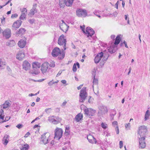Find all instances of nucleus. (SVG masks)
<instances>
[{
    "mask_svg": "<svg viewBox=\"0 0 150 150\" xmlns=\"http://www.w3.org/2000/svg\"><path fill=\"white\" fill-rule=\"evenodd\" d=\"M6 64V62H3L0 59V68L3 67L2 66L5 65Z\"/></svg>",
    "mask_w": 150,
    "mask_h": 150,
    "instance_id": "45",
    "label": "nucleus"
},
{
    "mask_svg": "<svg viewBox=\"0 0 150 150\" xmlns=\"http://www.w3.org/2000/svg\"><path fill=\"white\" fill-rule=\"evenodd\" d=\"M95 33L94 30L91 28L88 27L86 28V33L88 37L89 36L92 37V35Z\"/></svg>",
    "mask_w": 150,
    "mask_h": 150,
    "instance_id": "9",
    "label": "nucleus"
},
{
    "mask_svg": "<svg viewBox=\"0 0 150 150\" xmlns=\"http://www.w3.org/2000/svg\"><path fill=\"white\" fill-rule=\"evenodd\" d=\"M108 51L111 53L112 54L114 53L115 52V51L114 50H112V48H110L109 50Z\"/></svg>",
    "mask_w": 150,
    "mask_h": 150,
    "instance_id": "53",
    "label": "nucleus"
},
{
    "mask_svg": "<svg viewBox=\"0 0 150 150\" xmlns=\"http://www.w3.org/2000/svg\"><path fill=\"white\" fill-rule=\"evenodd\" d=\"M26 43L25 39H21L18 43V45L20 48H23L25 46Z\"/></svg>",
    "mask_w": 150,
    "mask_h": 150,
    "instance_id": "17",
    "label": "nucleus"
},
{
    "mask_svg": "<svg viewBox=\"0 0 150 150\" xmlns=\"http://www.w3.org/2000/svg\"><path fill=\"white\" fill-rule=\"evenodd\" d=\"M88 141L90 143L92 144H93L94 143L96 144L97 142V141L95 138L93 139H91L88 140Z\"/></svg>",
    "mask_w": 150,
    "mask_h": 150,
    "instance_id": "40",
    "label": "nucleus"
},
{
    "mask_svg": "<svg viewBox=\"0 0 150 150\" xmlns=\"http://www.w3.org/2000/svg\"><path fill=\"white\" fill-rule=\"evenodd\" d=\"M63 132L62 129L57 128L54 131V138L59 140L62 137Z\"/></svg>",
    "mask_w": 150,
    "mask_h": 150,
    "instance_id": "5",
    "label": "nucleus"
},
{
    "mask_svg": "<svg viewBox=\"0 0 150 150\" xmlns=\"http://www.w3.org/2000/svg\"><path fill=\"white\" fill-rule=\"evenodd\" d=\"M30 67V64L27 61L25 60L23 62V68L26 71L29 69Z\"/></svg>",
    "mask_w": 150,
    "mask_h": 150,
    "instance_id": "16",
    "label": "nucleus"
},
{
    "mask_svg": "<svg viewBox=\"0 0 150 150\" xmlns=\"http://www.w3.org/2000/svg\"><path fill=\"white\" fill-rule=\"evenodd\" d=\"M28 21L30 23H31V24H32L33 23H34V19H29L28 20Z\"/></svg>",
    "mask_w": 150,
    "mask_h": 150,
    "instance_id": "55",
    "label": "nucleus"
},
{
    "mask_svg": "<svg viewBox=\"0 0 150 150\" xmlns=\"http://www.w3.org/2000/svg\"><path fill=\"white\" fill-rule=\"evenodd\" d=\"M102 114H104L108 112V110L106 107L104 105L100 106L99 108Z\"/></svg>",
    "mask_w": 150,
    "mask_h": 150,
    "instance_id": "24",
    "label": "nucleus"
},
{
    "mask_svg": "<svg viewBox=\"0 0 150 150\" xmlns=\"http://www.w3.org/2000/svg\"><path fill=\"white\" fill-rule=\"evenodd\" d=\"M29 148V145L27 144H25L22 146L21 149V150H28Z\"/></svg>",
    "mask_w": 150,
    "mask_h": 150,
    "instance_id": "33",
    "label": "nucleus"
},
{
    "mask_svg": "<svg viewBox=\"0 0 150 150\" xmlns=\"http://www.w3.org/2000/svg\"><path fill=\"white\" fill-rule=\"evenodd\" d=\"M123 44H124L125 45V46L127 48H128V47L127 45V43L125 41H124L122 43H121L120 44V46H122Z\"/></svg>",
    "mask_w": 150,
    "mask_h": 150,
    "instance_id": "49",
    "label": "nucleus"
},
{
    "mask_svg": "<svg viewBox=\"0 0 150 150\" xmlns=\"http://www.w3.org/2000/svg\"><path fill=\"white\" fill-rule=\"evenodd\" d=\"M25 31V30L24 28H21L19 29V30L16 33V36H18L21 35L23 34Z\"/></svg>",
    "mask_w": 150,
    "mask_h": 150,
    "instance_id": "21",
    "label": "nucleus"
},
{
    "mask_svg": "<svg viewBox=\"0 0 150 150\" xmlns=\"http://www.w3.org/2000/svg\"><path fill=\"white\" fill-rule=\"evenodd\" d=\"M22 21L20 20H18L14 23L12 26V29L13 30H16L21 25Z\"/></svg>",
    "mask_w": 150,
    "mask_h": 150,
    "instance_id": "15",
    "label": "nucleus"
},
{
    "mask_svg": "<svg viewBox=\"0 0 150 150\" xmlns=\"http://www.w3.org/2000/svg\"><path fill=\"white\" fill-rule=\"evenodd\" d=\"M25 56L24 53L23 52L20 51L18 52L16 55V58L19 60H22Z\"/></svg>",
    "mask_w": 150,
    "mask_h": 150,
    "instance_id": "18",
    "label": "nucleus"
},
{
    "mask_svg": "<svg viewBox=\"0 0 150 150\" xmlns=\"http://www.w3.org/2000/svg\"><path fill=\"white\" fill-rule=\"evenodd\" d=\"M61 52L60 49L57 47L54 48L52 50V55L54 57H56L58 56Z\"/></svg>",
    "mask_w": 150,
    "mask_h": 150,
    "instance_id": "10",
    "label": "nucleus"
},
{
    "mask_svg": "<svg viewBox=\"0 0 150 150\" xmlns=\"http://www.w3.org/2000/svg\"><path fill=\"white\" fill-rule=\"evenodd\" d=\"M83 115L82 114L79 113L76 116L75 118V120L77 122H79L83 119Z\"/></svg>",
    "mask_w": 150,
    "mask_h": 150,
    "instance_id": "22",
    "label": "nucleus"
},
{
    "mask_svg": "<svg viewBox=\"0 0 150 150\" xmlns=\"http://www.w3.org/2000/svg\"><path fill=\"white\" fill-rule=\"evenodd\" d=\"M21 11L22 13H25V14H27V10L26 8H24L20 10Z\"/></svg>",
    "mask_w": 150,
    "mask_h": 150,
    "instance_id": "39",
    "label": "nucleus"
},
{
    "mask_svg": "<svg viewBox=\"0 0 150 150\" xmlns=\"http://www.w3.org/2000/svg\"><path fill=\"white\" fill-rule=\"evenodd\" d=\"M112 112H113V113L110 114V116L111 117V118L112 119V120L113 119L114 116L116 115V112L115 110H113Z\"/></svg>",
    "mask_w": 150,
    "mask_h": 150,
    "instance_id": "36",
    "label": "nucleus"
},
{
    "mask_svg": "<svg viewBox=\"0 0 150 150\" xmlns=\"http://www.w3.org/2000/svg\"><path fill=\"white\" fill-rule=\"evenodd\" d=\"M15 41L13 40H10L8 42V46L10 47H13L15 45Z\"/></svg>",
    "mask_w": 150,
    "mask_h": 150,
    "instance_id": "31",
    "label": "nucleus"
},
{
    "mask_svg": "<svg viewBox=\"0 0 150 150\" xmlns=\"http://www.w3.org/2000/svg\"><path fill=\"white\" fill-rule=\"evenodd\" d=\"M50 66L51 67H54L55 66V62L53 61H52L50 62Z\"/></svg>",
    "mask_w": 150,
    "mask_h": 150,
    "instance_id": "48",
    "label": "nucleus"
},
{
    "mask_svg": "<svg viewBox=\"0 0 150 150\" xmlns=\"http://www.w3.org/2000/svg\"><path fill=\"white\" fill-rule=\"evenodd\" d=\"M147 131L146 127L144 125L140 126L139 128L138 133L139 137H146V134Z\"/></svg>",
    "mask_w": 150,
    "mask_h": 150,
    "instance_id": "3",
    "label": "nucleus"
},
{
    "mask_svg": "<svg viewBox=\"0 0 150 150\" xmlns=\"http://www.w3.org/2000/svg\"><path fill=\"white\" fill-rule=\"evenodd\" d=\"M61 82L63 84H65L67 82V81L65 80H62L61 81Z\"/></svg>",
    "mask_w": 150,
    "mask_h": 150,
    "instance_id": "63",
    "label": "nucleus"
},
{
    "mask_svg": "<svg viewBox=\"0 0 150 150\" xmlns=\"http://www.w3.org/2000/svg\"><path fill=\"white\" fill-rule=\"evenodd\" d=\"M9 136L7 134H5L2 139L3 144L6 145L8 143Z\"/></svg>",
    "mask_w": 150,
    "mask_h": 150,
    "instance_id": "19",
    "label": "nucleus"
},
{
    "mask_svg": "<svg viewBox=\"0 0 150 150\" xmlns=\"http://www.w3.org/2000/svg\"><path fill=\"white\" fill-rule=\"evenodd\" d=\"M4 110L1 109L0 110V119L3 120L4 118Z\"/></svg>",
    "mask_w": 150,
    "mask_h": 150,
    "instance_id": "34",
    "label": "nucleus"
},
{
    "mask_svg": "<svg viewBox=\"0 0 150 150\" xmlns=\"http://www.w3.org/2000/svg\"><path fill=\"white\" fill-rule=\"evenodd\" d=\"M48 120L49 121L54 124H56L57 123L56 122L55 119L52 118V117H48Z\"/></svg>",
    "mask_w": 150,
    "mask_h": 150,
    "instance_id": "32",
    "label": "nucleus"
},
{
    "mask_svg": "<svg viewBox=\"0 0 150 150\" xmlns=\"http://www.w3.org/2000/svg\"><path fill=\"white\" fill-rule=\"evenodd\" d=\"M10 119V117H6L4 120H2V121H0V123H3L5 122H6V121Z\"/></svg>",
    "mask_w": 150,
    "mask_h": 150,
    "instance_id": "42",
    "label": "nucleus"
},
{
    "mask_svg": "<svg viewBox=\"0 0 150 150\" xmlns=\"http://www.w3.org/2000/svg\"><path fill=\"white\" fill-rule=\"evenodd\" d=\"M3 35L6 39L9 38L11 36V31L9 29H6L2 32Z\"/></svg>",
    "mask_w": 150,
    "mask_h": 150,
    "instance_id": "11",
    "label": "nucleus"
},
{
    "mask_svg": "<svg viewBox=\"0 0 150 150\" xmlns=\"http://www.w3.org/2000/svg\"><path fill=\"white\" fill-rule=\"evenodd\" d=\"M115 130L116 131V134H119V130L118 127V126H116V127L115 128Z\"/></svg>",
    "mask_w": 150,
    "mask_h": 150,
    "instance_id": "52",
    "label": "nucleus"
},
{
    "mask_svg": "<svg viewBox=\"0 0 150 150\" xmlns=\"http://www.w3.org/2000/svg\"><path fill=\"white\" fill-rule=\"evenodd\" d=\"M55 119L56 121V122L57 123V124L60 122L62 120V119L60 118H59L57 116L56 117Z\"/></svg>",
    "mask_w": 150,
    "mask_h": 150,
    "instance_id": "41",
    "label": "nucleus"
},
{
    "mask_svg": "<svg viewBox=\"0 0 150 150\" xmlns=\"http://www.w3.org/2000/svg\"><path fill=\"white\" fill-rule=\"evenodd\" d=\"M32 67L33 68H35L37 69L40 68V65L39 63L38 62H35L32 64Z\"/></svg>",
    "mask_w": 150,
    "mask_h": 150,
    "instance_id": "30",
    "label": "nucleus"
},
{
    "mask_svg": "<svg viewBox=\"0 0 150 150\" xmlns=\"http://www.w3.org/2000/svg\"><path fill=\"white\" fill-rule=\"evenodd\" d=\"M118 14V13L117 12L115 11L113 13V15L115 16H117V14Z\"/></svg>",
    "mask_w": 150,
    "mask_h": 150,
    "instance_id": "64",
    "label": "nucleus"
},
{
    "mask_svg": "<svg viewBox=\"0 0 150 150\" xmlns=\"http://www.w3.org/2000/svg\"><path fill=\"white\" fill-rule=\"evenodd\" d=\"M69 129L70 127L69 126H67L66 127L64 134V135L66 137H67L70 134V131Z\"/></svg>",
    "mask_w": 150,
    "mask_h": 150,
    "instance_id": "28",
    "label": "nucleus"
},
{
    "mask_svg": "<svg viewBox=\"0 0 150 150\" xmlns=\"http://www.w3.org/2000/svg\"><path fill=\"white\" fill-rule=\"evenodd\" d=\"M37 6L36 4H34L32 8L30 10V12L28 14V15L30 17H32L37 12L36 8Z\"/></svg>",
    "mask_w": 150,
    "mask_h": 150,
    "instance_id": "14",
    "label": "nucleus"
},
{
    "mask_svg": "<svg viewBox=\"0 0 150 150\" xmlns=\"http://www.w3.org/2000/svg\"><path fill=\"white\" fill-rule=\"evenodd\" d=\"M109 57V55L108 54L107 55H104L103 54V58L102 59V61L103 62L106 61L108 59Z\"/></svg>",
    "mask_w": 150,
    "mask_h": 150,
    "instance_id": "38",
    "label": "nucleus"
},
{
    "mask_svg": "<svg viewBox=\"0 0 150 150\" xmlns=\"http://www.w3.org/2000/svg\"><path fill=\"white\" fill-rule=\"evenodd\" d=\"M138 138L139 139V148L144 149L146 146V143L145 142V137H139V136H138Z\"/></svg>",
    "mask_w": 150,
    "mask_h": 150,
    "instance_id": "8",
    "label": "nucleus"
},
{
    "mask_svg": "<svg viewBox=\"0 0 150 150\" xmlns=\"http://www.w3.org/2000/svg\"><path fill=\"white\" fill-rule=\"evenodd\" d=\"M120 147V148H122L123 147V142L122 141H121L119 142Z\"/></svg>",
    "mask_w": 150,
    "mask_h": 150,
    "instance_id": "54",
    "label": "nucleus"
},
{
    "mask_svg": "<svg viewBox=\"0 0 150 150\" xmlns=\"http://www.w3.org/2000/svg\"><path fill=\"white\" fill-rule=\"evenodd\" d=\"M128 15H125V20H128V18H129L128 17Z\"/></svg>",
    "mask_w": 150,
    "mask_h": 150,
    "instance_id": "62",
    "label": "nucleus"
},
{
    "mask_svg": "<svg viewBox=\"0 0 150 150\" xmlns=\"http://www.w3.org/2000/svg\"><path fill=\"white\" fill-rule=\"evenodd\" d=\"M84 27H85V26L83 27L82 26H80V28L82 30V31L83 32V33H86V32L85 31Z\"/></svg>",
    "mask_w": 150,
    "mask_h": 150,
    "instance_id": "56",
    "label": "nucleus"
},
{
    "mask_svg": "<svg viewBox=\"0 0 150 150\" xmlns=\"http://www.w3.org/2000/svg\"><path fill=\"white\" fill-rule=\"evenodd\" d=\"M27 14L25 13H21V14L19 18L20 20H23L26 17Z\"/></svg>",
    "mask_w": 150,
    "mask_h": 150,
    "instance_id": "35",
    "label": "nucleus"
},
{
    "mask_svg": "<svg viewBox=\"0 0 150 150\" xmlns=\"http://www.w3.org/2000/svg\"><path fill=\"white\" fill-rule=\"evenodd\" d=\"M32 74H38V71L37 69H36L35 68H33V70H32L31 71Z\"/></svg>",
    "mask_w": 150,
    "mask_h": 150,
    "instance_id": "43",
    "label": "nucleus"
},
{
    "mask_svg": "<svg viewBox=\"0 0 150 150\" xmlns=\"http://www.w3.org/2000/svg\"><path fill=\"white\" fill-rule=\"evenodd\" d=\"M150 111L149 110H147L146 111L144 117V120L146 121L149 118V117L150 116Z\"/></svg>",
    "mask_w": 150,
    "mask_h": 150,
    "instance_id": "29",
    "label": "nucleus"
},
{
    "mask_svg": "<svg viewBox=\"0 0 150 150\" xmlns=\"http://www.w3.org/2000/svg\"><path fill=\"white\" fill-rule=\"evenodd\" d=\"M11 105L10 102L8 101H6L2 105H1V107H3L4 109H6L8 108Z\"/></svg>",
    "mask_w": 150,
    "mask_h": 150,
    "instance_id": "23",
    "label": "nucleus"
},
{
    "mask_svg": "<svg viewBox=\"0 0 150 150\" xmlns=\"http://www.w3.org/2000/svg\"><path fill=\"white\" fill-rule=\"evenodd\" d=\"M65 50L64 49H62L61 52H60V53L58 55V58L59 59H62L64 57L65 55V52L64 51Z\"/></svg>",
    "mask_w": 150,
    "mask_h": 150,
    "instance_id": "25",
    "label": "nucleus"
},
{
    "mask_svg": "<svg viewBox=\"0 0 150 150\" xmlns=\"http://www.w3.org/2000/svg\"><path fill=\"white\" fill-rule=\"evenodd\" d=\"M117 122L116 121H114L112 122V125L113 126H115V125H117Z\"/></svg>",
    "mask_w": 150,
    "mask_h": 150,
    "instance_id": "58",
    "label": "nucleus"
},
{
    "mask_svg": "<svg viewBox=\"0 0 150 150\" xmlns=\"http://www.w3.org/2000/svg\"><path fill=\"white\" fill-rule=\"evenodd\" d=\"M53 81V80H52V81H50L48 83L49 86H51L53 84V82H52Z\"/></svg>",
    "mask_w": 150,
    "mask_h": 150,
    "instance_id": "60",
    "label": "nucleus"
},
{
    "mask_svg": "<svg viewBox=\"0 0 150 150\" xmlns=\"http://www.w3.org/2000/svg\"><path fill=\"white\" fill-rule=\"evenodd\" d=\"M49 134L48 133L46 132L43 134L41 136L40 138V142L42 143L45 144L48 142V137Z\"/></svg>",
    "mask_w": 150,
    "mask_h": 150,
    "instance_id": "7",
    "label": "nucleus"
},
{
    "mask_svg": "<svg viewBox=\"0 0 150 150\" xmlns=\"http://www.w3.org/2000/svg\"><path fill=\"white\" fill-rule=\"evenodd\" d=\"M84 114L87 116H93L95 112V111L92 110L91 111L93 112L92 114L91 113V111H89L88 108H86L84 109Z\"/></svg>",
    "mask_w": 150,
    "mask_h": 150,
    "instance_id": "20",
    "label": "nucleus"
},
{
    "mask_svg": "<svg viewBox=\"0 0 150 150\" xmlns=\"http://www.w3.org/2000/svg\"><path fill=\"white\" fill-rule=\"evenodd\" d=\"M18 16V15L17 13L12 14L11 16V18H16Z\"/></svg>",
    "mask_w": 150,
    "mask_h": 150,
    "instance_id": "51",
    "label": "nucleus"
},
{
    "mask_svg": "<svg viewBox=\"0 0 150 150\" xmlns=\"http://www.w3.org/2000/svg\"><path fill=\"white\" fill-rule=\"evenodd\" d=\"M64 36L63 35H61L59 38L58 40V44L60 45H63L64 50H66V39L64 38Z\"/></svg>",
    "mask_w": 150,
    "mask_h": 150,
    "instance_id": "6",
    "label": "nucleus"
},
{
    "mask_svg": "<svg viewBox=\"0 0 150 150\" xmlns=\"http://www.w3.org/2000/svg\"><path fill=\"white\" fill-rule=\"evenodd\" d=\"M95 73H94V74H93V85L92 86V87L93 88L94 87V85H97L98 83V80L95 78V76L96 74H95Z\"/></svg>",
    "mask_w": 150,
    "mask_h": 150,
    "instance_id": "27",
    "label": "nucleus"
},
{
    "mask_svg": "<svg viewBox=\"0 0 150 150\" xmlns=\"http://www.w3.org/2000/svg\"><path fill=\"white\" fill-rule=\"evenodd\" d=\"M101 127L103 128L104 129H106L108 127V125L107 124L103 122H102L101 124Z\"/></svg>",
    "mask_w": 150,
    "mask_h": 150,
    "instance_id": "37",
    "label": "nucleus"
},
{
    "mask_svg": "<svg viewBox=\"0 0 150 150\" xmlns=\"http://www.w3.org/2000/svg\"><path fill=\"white\" fill-rule=\"evenodd\" d=\"M94 138H95L91 134H89V135H88L87 137V139L88 140L91 139H93Z\"/></svg>",
    "mask_w": 150,
    "mask_h": 150,
    "instance_id": "46",
    "label": "nucleus"
},
{
    "mask_svg": "<svg viewBox=\"0 0 150 150\" xmlns=\"http://www.w3.org/2000/svg\"><path fill=\"white\" fill-rule=\"evenodd\" d=\"M86 87H83L80 91L79 101L80 102L83 103L87 96V94L86 91Z\"/></svg>",
    "mask_w": 150,
    "mask_h": 150,
    "instance_id": "1",
    "label": "nucleus"
},
{
    "mask_svg": "<svg viewBox=\"0 0 150 150\" xmlns=\"http://www.w3.org/2000/svg\"><path fill=\"white\" fill-rule=\"evenodd\" d=\"M49 66V64L47 62H45L42 65L41 70L43 74H44L47 71Z\"/></svg>",
    "mask_w": 150,
    "mask_h": 150,
    "instance_id": "12",
    "label": "nucleus"
},
{
    "mask_svg": "<svg viewBox=\"0 0 150 150\" xmlns=\"http://www.w3.org/2000/svg\"><path fill=\"white\" fill-rule=\"evenodd\" d=\"M125 126L126 128L127 127H130V123H129L127 124H125Z\"/></svg>",
    "mask_w": 150,
    "mask_h": 150,
    "instance_id": "59",
    "label": "nucleus"
},
{
    "mask_svg": "<svg viewBox=\"0 0 150 150\" xmlns=\"http://www.w3.org/2000/svg\"><path fill=\"white\" fill-rule=\"evenodd\" d=\"M76 14L79 17H85L87 16V13L85 9L78 8L76 11Z\"/></svg>",
    "mask_w": 150,
    "mask_h": 150,
    "instance_id": "4",
    "label": "nucleus"
},
{
    "mask_svg": "<svg viewBox=\"0 0 150 150\" xmlns=\"http://www.w3.org/2000/svg\"><path fill=\"white\" fill-rule=\"evenodd\" d=\"M62 71H60L57 74V75H56V76L58 77V76H60L61 74H62Z\"/></svg>",
    "mask_w": 150,
    "mask_h": 150,
    "instance_id": "61",
    "label": "nucleus"
},
{
    "mask_svg": "<svg viewBox=\"0 0 150 150\" xmlns=\"http://www.w3.org/2000/svg\"><path fill=\"white\" fill-rule=\"evenodd\" d=\"M103 56V53L102 52L98 53L95 57L94 59L95 62L96 64L98 63Z\"/></svg>",
    "mask_w": 150,
    "mask_h": 150,
    "instance_id": "13",
    "label": "nucleus"
},
{
    "mask_svg": "<svg viewBox=\"0 0 150 150\" xmlns=\"http://www.w3.org/2000/svg\"><path fill=\"white\" fill-rule=\"evenodd\" d=\"M74 0H59V4L61 8H64L66 5L67 6H71Z\"/></svg>",
    "mask_w": 150,
    "mask_h": 150,
    "instance_id": "2",
    "label": "nucleus"
},
{
    "mask_svg": "<svg viewBox=\"0 0 150 150\" xmlns=\"http://www.w3.org/2000/svg\"><path fill=\"white\" fill-rule=\"evenodd\" d=\"M51 110V108H46L45 109V111L47 113H49L50 112L49 111V110Z\"/></svg>",
    "mask_w": 150,
    "mask_h": 150,
    "instance_id": "57",
    "label": "nucleus"
},
{
    "mask_svg": "<svg viewBox=\"0 0 150 150\" xmlns=\"http://www.w3.org/2000/svg\"><path fill=\"white\" fill-rule=\"evenodd\" d=\"M101 12L98 10H96L93 12L94 14L97 16V15H100Z\"/></svg>",
    "mask_w": 150,
    "mask_h": 150,
    "instance_id": "44",
    "label": "nucleus"
},
{
    "mask_svg": "<svg viewBox=\"0 0 150 150\" xmlns=\"http://www.w3.org/2000/svg\"><path fill=\"white\" fill-rule=\"evenodd\" d=\"M23 126V125L22 124H19L16 126V127L18 129H20L22 128Z\"/></svg>",
    "mask_w": 150,
    "mask_h": 150,
    "instance_id": "50",
    "label": "nucleus"
},
{
    "mask_svg": "<svg viewBox=\"0 0 150 150\" xmlns=\"http://www.w3.org/2000/svg\"><path fill=\"white\" fill-rule=\"evenodd\" d=\"M76 64L75 63L74 64L73 67V71L74 72H76L77 71Z\"/></svg>",
    "mask_w": 150,
    "mask_h": 150,
    "instance_id": "47",
    "label": "nucleus"
},
{
    "mask_svg": "<svg viewBox=\"0 0 150 150\" xmlns=\"http://www.w3.org/2000/svg\"><path fill=\"white\" fill-rule=\"evenodd\" d=\"M121 38L120 35H118L116 37L114 42V44L115 45H118L120 42Z\"/></svg>",
    "mask_w": 150,
    "mask_h": 150,
    "instance_id": "26",
    "label": "nucleus"
}]
</instances>
